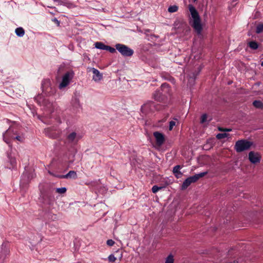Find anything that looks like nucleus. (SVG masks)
<instances>
[{
  "instance_id": "21",
  "label": "nucleus",
  "mask_w": 263,
  "mask_h": 263,
  "mask_svg": "<svg viewBox=\"0 0 263 263\" xmlns=\"http://www.w3.org/2000/svg\"><path fill=\"white\" fill-rule=\"evenodd\" d=\"M178 9V7L176 5L171 6L168 8V11L170 13L177 12Z\"/></svg>"
},
{
  "instance_id": "34",
  "label": "nucleus",
  "mask_w": 263,
  "mask_h": 263,
  "mask_svg": "<svg viewBox=\"0 0 263 263\" xmlns=\"http://www.w3.org/2000/svg\"><path fill=\"white\" fill-rule=\"evenodd\" d=\"M237 1L238 0H233V1L232 2V3L231 4V6L232 7H234L236 5Z\"/></svg>"
},
{
  "instance_id": "8",
  "label": "nucleus",
  "mask_w": 263,
  "mask_h": 263,
  "mask_svg": "<svg viewBox=\"0 0 263 263\" xmlns=\"http://www.w3.org/2000/svg\"><path fill=\"white\" fill-rule=\"evenodd\" d=\"M43 91L47 95L50 96L55 93V88L51 86L49 80H45L42 83Z\"/></svg>"
},
{
  "instance_id": "40",
  "label": "nucleus",
  "mask_w": 263,
  "mask_h": 263,
  "mask_svg": "<svg viewBox=\"0 0 263 263\" xmlns=\"http://www.w3.org/2000/svg\"><path fill=\"white\" fill-rule=\"evenodd\" d=\"M54 2H58V0H53Z\"/></svg>"
},
{
  "instance_id": "41",
  "label": "nucleus",
  "mask_w": 263,
  "mask_h": 263,
  "mask_svg": "<svg viewBox=\"0 0 263 263\" xmlns=\"http://www.w3.org/2000/svg\"><path fill=\"white\" fill-rule=\"evenodd\" d=\"M195 78H192V80L194 81Z\"/></svg>"
},
{
  "instance_id": "30",
  "label": "nucleus",
  "mask_w": 263,
  "mask_h": 263,
  "mask_svg": "<svg viewBox=\"0 0 263 263\" xmlns=\"http://www.w3.org/2000/svg\"><path fill=\"white\" fill-rule=\"evenodd\" d=\"M207 120V115L206 114H203L202 115L201 117L200 122L201 123H203L206 121Z\"/></svg>"
},
{
  "instance_id": "5",
  "label": "nucleus",
  "mask_w": 263,
  "mask_h": 263,
  "mask_svg": "<svg viewBox=\"0 0 263 263\" xmlns=\"http://www.w3.org/2000/svg\"><path fill=\"white\" fill-rule=\"evenodd\" d=\"M252 144V142L247 140H240L236 142L235 149L237 152L240 153L249 149Z\"/></svg>"
},
{
  "instance_id": "37",
  "label": "nucleus",
  "mask_w": 263,
  "mask_h": 263,
  "mask_svg": "<svg viewBox=\"0 0 263 263\" xmlns=\"http://www.w3.org/2000/svg\"><path fill=\"white\" fill-rule=\"evenodd\" d=\"M55 22H58L59 24V22H58V21L57 19H55Z\"/></svg>"
},
{
  "instance_id": "26",
  "label": "nucleus",
  "mask_w": 263,
  "mask_h": 263,
  "mask_svg": "<svg viewBox=\"0 0 263 263\" xmlns=\"http://www.w3.org/2000/svg\"><path fill=\"white\" fill-rule=\"evenodd\" d=\"M163 188L162 186H158L157 185H154L153 187H152V191L153 192V193H157L158 191L161 190Z\"/></svg>"
},
{
  "instance_id": "39",
  "label": "nucleus",
  "mask_w": 263,
  "mask_h": 263,
  "mask_svg": "<svg viewBox=\"0 0 263 263\" xmlns=\"http://www.w3.org/2000/svg\"><path fill=\"white\" fill-rule=\"evenodd\" d=\"M76 101H77V102L79 103V101L77 99H76Z\"/></svg>"
},
{
  "instance_id": "13",
  "label": "nucleus",
  "mask_w": 263,
  "mask_h": 263,
  "mask_svg": "<svg viewBox=\"0 0 263 263\" xmlns=\"http://www.w3.org/2000/svg\"><path fill=\"white\" fill-rule=\"evenodd\" d=\"M93 74L92 79L96 81H99L102 79V74L100 72V71L95 68H91L90 70Z\"/></svg>"
},
{
  "instance_id": "27",
  "label": "nucleus",
  "mask_w": 263,
  "mask_h": 263,
  "mask_svg": "<svg viewBox=\"0 0 263 263\" xmlns=\"http://www.w3.org/2000/svg\"><path fill=\"white\" fill-rule=\"evenodd\" d=\"M66 188L65 187L61 188H57L56 189V192L59 194H64L66 192Z\"/></svg>"
},
{
  "instance_id": "17",
  "label": "nucleus",
  "mask_w": 263,
  "mask_h": 263,
  "mask_svg": "<svg viewBox=\"0 0 263 263\" xmlns=\"http://www.w3.org/2000/svg\"><path fill=\"white\" fill-rule=\"evenodd\" d=\"M15 33L16 35L20 37H22L24 36L25 34V30L22 27L17 28L15 30Z\"/></svg>"
},
{
  "instance_id": "22",
  "label": "nucleus",
  "mask_w": 263,
  "mask_h": 263,
  "mask_svg": "<svg viewBox=\"0 0 263 263\" xmlns=\"http://www.w3.org/2000/svg\"><path fill=\"white\" fill-rule=\"evenodd\" d=\"M263 32V24H259L256 26V33L257 34Z\"/></svg>"
},
{
  "instance_id": "24",
  "label": "nucleus",
  "mask_w": 263,
  "mask_h": 263,
  "mask_svg": "<svg viewBox=\"0 0 263 263\" xmlns=\"http://www.w3.org/2000/svg\"><path fill=\"white\" fill-rule=\"evenodd\" d=\"M228 136H229V134H228L227 133H219L216 135V138L218 139H222L225 138L226 137H228Z\"/></svg>"
},
{
  "instance_id": "19",
  "label": "nucleus",
  "mask_w": 263,
  "mask_h": 263,
  "mask_svg": "<svg viewBox=\"0 0 263 263\" xmlns=\"http://www.w3.org/2000/svg\"><path fill=\"white\" fill-rule=\"evenodd\" d=\"M95 45L96 48L102 50H106L107 46L102 42H96Z\"/></svg>"
},
{
  "instance_id": "32",
  "label": "nucleus",
  "mask_w": 263,
  "mask_h": 263,
  "mask_svg": "<svg viewBox=\"0 0 263 263\" xmlns=\"http://www.w3.org/2000/svg\"><path fill=\"white\" fill-rule=\"evenodd\" d=\"M175 125V121H171V122H170V125H169V130H171L174 126Z\"/></svg>"
},
{
  "instance_id": "6",
  "label": "nucleus",
  "mask_w": 263,
  "mask_h": 263,
  "mask_svg": "<svg viewBox=\"0 0 263 263\" xmlns=\"http://www.w3.org/2000/svg\"><path fill=\"white\" fill-rule=\"evenodd\" d=\"M115 47L116 49L124 57H130L134 53L133 50L125 45L117 44Z\"/></svg>"
},
{
  "instance_id": "12",
  "label": "nucleus",
  "mask_w": 263,
  "mask_h": 263,
  "mask_svg": "<svg viewBox=\"0 0 263 263\" xmlns=\"http://www.w3.org/2000/svg\"><path fill=\"white\" fill-rule=\"evenodd\" d=\"M153 135L156 139L157 145L159 146H161L165 141L164 135L159 132H154Z\"/></svg>"
},
{
  "instance_id": "2",
  "label": "nucleus",
  "mask_w": 263,
  "mask_h": 263,
  "mask_svg": "<svg viewBox=\"0 0 263 263\" xmlns=\"http://www.w3.org/2000/svg\"><path fill=\"white\" fill-rule=\"evenodd\" d=\"M170 91L168 84L163 83L161 85V89L159 90L156 91L153 95L154 99L159 102L164 101L166 97V94L168 93Z\"/></svg>"
},
{
  "instance_id": "15",
  "label": "nucleus",
  "mask_w": 263,
  "mask_h": 263,
  "mask_svg": "<svg viewBox=\"0 0 263 263\" xmlns=\"http://www.w3.org/2000/svg\"><path fill=\"white\" fill-rule=\"evenodd\" d=\"M8 157L9 159V162L11 165V166H10L9 168H14L16 164L15 158L12 157L11 155H8Z\"/></svg>"
},
{
  "instance_id": "38",
  "label": "nucleus",
  "mask_w": 263,
  "mask_h": 263,
  "mask_svg": "<svg viewBox=\"0 0 263 263\" xmlns=\"http://www.w3.org/2000/svg\"><path fill=\"white\" fill-rule=\"evenodd\" d=\"M261 66L263 67V61L261 63Z\"/></svg>"
},
{
  "instance_id": "18",
  "label": "nucleus",
  "mask_w": 263,
  "mask_h": 263,
  "mask_svg": "<svg viewBox=\"0 0 263 263\" xmlns=\"http://www.w3.org/2000/svg\"><path fill=\"white\" fill-rule=\"evenodd\" d=\"M253 106L256 108L262 109L263 108V103L261 101L259 100H255L253 102Z\"/></svg>"
},
{
  "instance_id": "36",
  "label": "nucleus",
  "mask_w": 263,
  "mask_h": 263,
  "mask_svg": "<svg viewBox=\"0 0 263 263\" xmlns=\"http://www.w3.org/2000/svg\"><path fill=\"white\" fill-rule=\"evenodd\" d=\"M232 130V129L231 128H225L224 129V132H230Z\"/></svg>"
},
{
  "instance_id": "25",
  "label": "nucleus",
  "mask_w": 263,
  "mask_h": 263,
  "mask_svg": "<svg viewBox=\"0 0 263 263\" xmlns=\"http://www.w3.org/2000/svg\"><path fill=\"white\" fill-rule=\"evenodd\" d=\"M174 261L173 256L170 254L166 257L165 263H174Z\"/></svg>"
},
{
  "instance_id": "23",
  "label": "nucleus",
  "mask_w": 263,
  "mask_h": 263,
  "mask_svg": "<svg viewBox=\"0 0 263 263\" xmlns=\"http://www.w3.org/2000/svg\"><path fill=\"white\" fill-rule=\"evenodd\" d=\"M10 130L9 129V130H7L5 134H4L3 135V139H4V140L5 141V142L6 143H7V144H9L10 143V141L9 140L7 139V137H8V135L10 133Z\"/></svg>"
},
{
  "instance_id": "28",
  "label": "nucleus",
  "mask_w": 263,
  "mask_h": 263,
  "mask_svg": "<svg viewBox=\"0 0 263 263\" xmlns=\"http://www.w3.org/2000/svg\"><path fill=\"white\" fill-rule=\"evenodd\" d=\"M12 139H16L20 142H23L24 140V138L23 136H17L16 137L11 136Z\"/></svg>"
},
{
  "instance_id": "4",
  "label": "nucleus",
  "mask_w": 263,
  "mask_h": 263,
  "mask_svg": "<svg viewBox=\"0 0 263 263\" xmlns=\"http://www.w3.org/2000/svg\"><path fill=\"white\" fill-rule=\"evenodd\" d=\"M207 174L208 172H204L188 177L183 181L181 186V189L182 190L186 189L191 183L196 182L199 178L204 177Z\"/></svg>"
},
{
  "instance_id": "14",
  "label": "nucleus",
  "mask_w": 263,
  "mask_h": 263,
  "mask_svg": "<svg viewBox=\"0 0 263 263\" xmlns=\"http://www.w3.org/2000/svg\"><path fill=\"white\" fill-rule=\"evenodd\" d=\"M60 178H70V179H77L78 176L76 172L74 171H69L67 174L65 175L59 176Z\"/></svg>"
},
{
  "instance_id": "11",
  "label": "nucleus",
  "mask_w": 263,
  "mask_h": 263,
  "mask_svg": "<svg viewBox=\"0 0 263 263\" xmlns=\"http://www.w3.org/2000/svg\"><path fill=\"white\" fill-rule=\"evenodd\" d=\"M80 139V136L74 132L69 133L66 137L67 142L71 145L76 144Z\"/></svg>"
},
{
  "instance_id": "3",
  "label": "nucleus",
  "mask_w": 263,
  "mask_h": 263,
  "mask_svg": "<svg viewBox=\"0 0 263 263\" xmlns=\"http://www.w3.org/2000/svg\"><path fill=\"white\" fill-rule=\"evenodd\" d=\"M161 106L158 104H156L152 101H148L145 103L141 107V111L142 112L147 114L154 112L156 110L160 109Z\"/></svg>"
},
{
  "instance_id": "20",
  "label": "nucleus",
  "mask_w": 263,
  "mask_h": 263,
  "mask_svg": "<svg viewBox=\"0 0 263 263\" xmlns=\"http://www.w3.org/2000/svg\"><path fill=\"white\" fill-rule=\"evenodd\" d=\"M249 46L252 49H257L258 47L257 43L255 41H251L249 43Z\"/></svg>"
},
{
  "instance_id": "31",
  "label": "nucleus",
  "mask_w": 263,
  "mask_h": 263,
  "mask_svg": "<svg viewBox=\"0 0 263 263\" xmlns=\"http://www.w3.org/2000/svg\"><path fill=\"white\" fill-rule=\"evenodd\" d=\"M108 260L110 262H113L116 260V258L115 257V256L113 254L110 255L108 257Z\"/></svg>"
},
{
  "instance_id": "7",
  "label": "nucleus",
  "mask_w": 263,
  "mask_h": 263,
  "mask_svg": "<svg viewBox=\"0 0 263 263\" xmlns=\"http://www.w3.org/2000/svg\"><path fill=\"white\" fill-rule=\"evenodd\" d=\"M73 72L72 71L66 72L63 76L62 81L59 85V88L62 89L66 87L70 83V81L73 77Z\"/></svg>"
},
{
  "instance_id": "1",
  "label": "nucleus",
  "mask_w": 263,
  "mask_h": 263,
  "mask_svg": "<svg viewBox=\"0 0 263 263\" xmlns=\"http://www.w3.org/2000/svg\"><path fill=\"white\" fill-rule=\"evenodd\" d=\"M189 9L192 18V21L190 22L191 26L198 34H200L202 30V27L198 12L192 5H189Z\"/></svg>"
},
{
  "instance_id": "35",
  "label": "nucleus",
  "mask_w": 263,
  "mask_h": 263,
  "mask_svg": "<svg viewBox=\"0 0 263 263\" xmlns=\"http://www.w3.org/2000/svg\"><path fill=\"white\" fill-rule=\"evenodd\" d=\"M224 129L225 128L222 127H218V130L221 132H224Z\"/></svg>"
},
{
  "instance_id": "9",
  "label": "nucleus",
  "mask_w": 263,
  "mask_h": 263,
  "mask_svg": "<svg viewBox=\"0 0 263 263\" xmlns=\"http://www.w3.org/2000/svg\"><path fill=\"white\" fill-rule=\"evenodd\" d=\"M261 158V155L258 152L251 151L248 154V159L253 164H256L260 162Z\"/></svg>"
},
{
  "instance_id": "16",
  "label": "nucleus",
  "mask_w": 263,
  "mask_h": 263,
  "mask_svg": "<svg viewBox=\"0 0 263 263\" xmlns=\"http://www.w3.org/2000/svg\"><path fill=\"white\" fill-rule=\"evenodd\" d=\"M180 168V165H176L173 168V173L175 175V176L179 178L180 177V176L182 175V173L179 171Z\"/></svg>"
},
{
  "instance_id": "33",
  "label": "nucleus",
  "mask_w": 263,
  "mask_h": 263,
  "mask_svg": "<svg viewBox=\"0 0 263 263\" xmlns=\"http://www.w3.org/2000/svg\"><path fill=\"white\" fill-rule=\"evenodd\" d=\"M115 243V241L112 239H109L107 241V245L109 246H112Z\"/></svg>"
},
{
  "instance_id": "42",
  "label": "nucleus",
  "mask_w": 263,
  "mask_h": 263,
  "mask_svg": "<svg viewBox=\"0 0 263 263\" xmlns=\"http://www.w3.org/2000/svg\"><path fill=\"white\" fill-rule=\"evenodd\" d=\"M194 2L196 1L197 0H193Z\"/></svg>"
},
{
  "instance_id": "10",
  "label": "nucleus",
  "mask_w": 263,
  "mask_h": 263,
  "mask_svg": "<svg viewBox=\"0 0 263 263\" xmlns=\"http://www.w3.org/2000/svg\"><path fill=\"white\" fill-rule=\"evenodd\" d=\"M35 100L41 105H43L48 109L52 107V103L48 99L45 98L42 95H39L35 98Z\"/></svg>"
},
{
  "instance_id": "29",
  "label": "nucleus",
  "mask_w": 263,
  "mask_h": 263,
  "mask_svg": "<svg viewBox=\"0 0 263 263\" xmlns=\"http://www.w3.org/2000/svg\"><path fill=\"white\" fill-rule=\"evenodd\" d=\"M106 50H108L109 51L110 53H115L116 52V49H115L114 48H112L109 46H106Z\"/></svg>"
}]
</instances>
